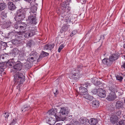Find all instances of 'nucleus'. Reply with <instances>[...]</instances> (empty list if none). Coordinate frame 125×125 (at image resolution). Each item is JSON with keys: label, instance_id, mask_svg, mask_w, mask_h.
Returning <instances> with one entry per match:
<instances>
[{"label": "nucleus", "instance_id": "nucleus-7", "mask_svg": "<svg viewBox=\"0 0 125 125\" xmlns=\"http://www.w3.org/2000/svg\"><path fill=\"white\" fill-rule=\"evenodd\" d=\"M36 17L33 15L29 16L28 18L26 20L28 23L36 24L37 22L36 21Z\"/></svg>", "mask_w": 125, "mask_h": 125}, {"label": "nucleus", "instance_id": "nucleus-14", "mask_svg": "<svg viewBox=\"0 0 125 125\" xmlns=\"http://www.w3.org/2000/svg\"><path fill=\"white\" fill-rule=\"evenodd\" d=\"M7 4L8 9L10 10H13L16 8L15 5L12 2H9Z\"/></svg>", "mask_w": 125, "mask_h": 125}, {"label": "nucleus", "instance_id": "nucleus-10", "mask_svg": "<svg viewBox=\"0 0 125 125\" xmlns=\"http://www.w3.org/2000/svg\"><path fill=\"white\" fill-rule=\"evenodd\" d=\"M79 93L81 95H84L87 92V89L84 87L81 86L79 88Z\"/></svg>", "mask_w": 125, "mask_h": 125}, {"label": "nucleus", "instance_id": "nucleus-2", "mask_svg": "<svg viewBox=\"0 0 125 125\" xmlns=\"http://www.w3.org/2000/svg\"><path fill=\"white\" fill-rule=\"evenodd\" d=\"M67 4L62 3L60 7L58 9L57 12L59 13V19L61 20L62 21H65L67 23L68 22H73L74 21L75 19L74 15L71 16H69L67 14H65V13L66 11V6Z\"/></svg>", "mask_w": 125, "mask_h": 125}, {"label": "nucleus", "instance_id": "nucleus-44", "mask_svg": "<svg viewBox=\"0 0 125 125\" xmlns=\"http://www.w3.org/2000/svg\"><path fill=\"white\" fill-rule=\"evenodd\" d=\"M5 25L7 27H8L10 26V25L11 24V22L9 21H7L5 23Z\"/></svg>", "mask_w": 125, "mask_h": 125}, {"label": "nucleus", "instance_id": "nucleus-5", "mask_svg": "<svg viewBox=\"0 0 125 125\" xmlns=\"http://www.w3.org/2000/svg\"><path fill=\"white\" fill-rule=\"evenodd\" d=\"M27 28H28V31L24 32L23 35L25 38H28L33 36L35 34V32L34 31V27H29Z\"/></svg>", "mask_w": 125, "mask_h": 125}, {"label": "nucleus", "instance_id": "nucleus-48", "mask_svg": "<svg viewBox=\"0 0 125 125\" xmlns=\"http://www.w3.org/2000/svg\"><path fill=\"white\" fill-rule=\"evenodd\" d=\"M104 35H101L100 36V40H104Z\"/></svg>", "mask_w": 125, "mask_h": 125}, {"label": "nucleus", "instance_id": "nucleus-43", "mask_svg": "<svg viewBox=\"0 0 125 125\" xmlns=\"http://www.w3.org/2000/svg\"><path fill=\"white\" fill-rule=\"evenodd\" d=\"M9 115V113H8L5 112L4 114V116L6 118H7Z\"/></svg>", "mask_w": 125, "mask_h": 125}, {"label": "nucleus", "instance_id": "nucleus-4", "mask_svg": "<svg viewBox=\"0 0 125 125\" xmlns=\"http://www.w3.org/2000/svg\"><path fill=\"white\" fill-rule=\"evenodd\" d=\"M30 10V9L29 8H25L23 10L20 12V14H18L15 18L16 21H20L21 19H23L25 18V16L26 13H28L29 12L30 13L29 10Z\"/></svg>", "mask_w": 125, "mask_h": 125}, {"label": "nucleus", "instance_id": "nucleus-50", "mask_svg": "<svg viewBox=\"0 0 125 125\" xmlns=\"http://www.w3.org/2000/svg\"><path fill=\"white\" fill-rule=\"evenodd\" d=\"M34 57H32L31 56H30V57H29V59L31 61H33V60L34 59Z\"/></svg>", "mask_w": 125, "mask_h": 125}, {"label": "nucleus", "instance_id": "nucleus-51", "mask_svg": "<svg viewBox=\"0 0 125 125\" xmlns=\"http://www.w3.org/2000/svg\"><path fill=\"white\" fill-rule=\"evenodd\" d=\"M116 114L118 116H120L121 114V112L120 111H118L116 113Z\"/></svg>", "mask_w": 125, "mask_h": 125}, {"label": "nucleus", "instance_id": "nucleus-28", "mask_svg": "<svg viewBox=\"0 0 125 125\" xmlns=\"http://www.w3.org/2000/svg\"><path fill=\"white\" fill-rule=\"evenodd\" d=\"M6 4L4 3H2L0 4V11L4 9L6 7Z\"/></svg>", "mask_w": 125, "mask_h": 125}, {"label": "nucleus", "instance_id": "nucleus-19", "mask_svg": "<svg viewBox=\"0 0 125 125\" xmlns=\"http://www.w3.org/2000/svg\"><path fill=\"white\" fill-rule=\"evenodd\" d=\"M54 46L53 44H46L44 45L43 48L45 49L51 50L53 48Z\"/></svg>", "mask_w": 125, "mask_h": 125}, {"label": "nucleus", "instance_id": "nucleus-17", "mask_svg": "<svg viewBox=\"0 0 125 125\" xmlns=\"http://www.w3.org/2000/svg\"><path fill=\"white\" fill-rule=\"evenodd\" d=\"M110 119L111 122L113 124L117 122L118 121V118L116 115L112 116L110 117Z\"/></svg>", "mask_w": 125, "mask_h": 125}, {"label": "nucleus", "instance_id": "nucleus-61", "mask_svg": "<svg viewBox=\"0 0 125 125\" xmlns=\"http://www.w3.org/2000/svg\"><path fill=\"white\" fill-rule=\"evenodd\" d=\"M67 0L68 2H70L71 1V0Z\"/></svg>", "mask_w": 125, "mask_h": 125}, {"label": "nucleus", "instance_id": "nucleus-37", "mask_svg": "<svg viewBox=\"0 0 125 125\" xmlns=\"http://www.w3.org/2000/svg\"><path fill=\"white\" fill-rule=\"evenodd\" d=\"M64 45L63 44H62L59 47L58 50V52H60L61 50L64 47Z\"/></svg>", "mask_w": 125, "mask_h": 125}, {"label": "nucleus", "instance_id": "nucleus-21", "mask_svg": "<svg viewBox=\"0 0 125 125\" xmlns=\"http://www.w3.org/2000/svg\"><path fill=\"white\" fill-rule=\"evenodd\" d=\"M89 120L88 123L91 125H95L98 122L97 120L96 119L92 118Z\"/></svg>", "mask_w": 125, "mask_h": 125}, {"label": "nucleus", "instance_id": "nucleus-33", "mask_svg": "<svg viewBox=\"0 0 125 125\" xmlns=\"http://www.w3.org/2000/svg\"><path fill=\"white\" fill-rule=\"evenodd\" d=\"M98 79L94 77L92 79L91 81L95 85L97 84V82L98 81Z\"/></svg>", "mask_w": 125, "mask_h": 125}, {"label": "nucleus", "instance_id": "nucleus-30", "mask_svg": "<svg viewBox=\"0 0 125 125\" xmlns=\"http://www.w3.org/2000/svg\"><path fill=\"white\" fill-rule=\"evenodd\" d=\"M7 12L6 11H2L1 12L0 14V16L2 18L4 19L7 17Z\"/></svg>", "mask_w": 125, "mask_h": 125}, {"label": "nucleus", "instance_id": "nucleus-63", "mask_svg": "<svg viewBox=\"0 0 125 125\" xmlns=\"http://www.w3.org/2000/svg\"><path fill=\"white\" fill-rule=\"evenodd\" d=\"M66 125H70V124H67Z\"/></svg>", "mask_w": 125, "mask_h": 125}, {"label": "nucleus", "instance_id": "nucleus-40", "mask_svg": "<svg viewBox=\"0 0 125 125\" xmlns=\"http://www.w3.org/2000/svg\"><path fill=\"white\" fill-rule=\"evenodd\" d=\"M37 54V53L36 52L33 51L30 54V55H31V56L32 55L33 57H35L34 56L36 55Z\"/></svg>", "mask_w": 125, "mask_h": 125}, {"label": "nucleus", "instance_id": "nucleus-29", "mask_svg": "<svg viewBox=\"0 0 125 125\" xmlns=\"http://www.w3.org/2000/svg\"><path fill=\"white\" fill-rule=\"evenodd\" d=\"M84 97L90 100H92L94 98L93 96H91L88 94H86L84 95Z\"/></svg>", "mask_w": 125, "mask_h": 125}, {"label": "nucleus", "instance_id": "nucleus-57", "mask_svg": "<svg viewBox=\"0 0 125 125\" xmlns=\"http://www.w3.org/2000/svg\"><path fill=\"white\" fill-rule=\"evenodd\" d=\"M122 66L125 69V62L123 64Z\"/></svg>", "mask_w": 125, "mask_h": 125}, {"label": "nucleus", "instance_id": "nucleus-56", "mask_svg": "<svg viewBox=\"0 0 125 125\" xmlns=\"http://www.w3.org/2000/svg\"><path fill=\"white\" fill-rule=\"evenodd\" d=\"M72 35H74L75 34V31H73L72 32Z\"/></svg>", "mask_w": 125, "mask_h": 125}, {"label": "nucleus", "instance_id": "nucleus-49", "mask_svg": "<svg viewBox=\"0 0 125 125\" xmlns=\"http://www.w3.org/2000/svg\"><path fill=\"white\" fill-rule=\"evenodd\" d=\"M53 93L55 95H57L58 94V90L56 89L55 90H53Z\"/></svg>", "mask_w": 125, "mask_h": 125}, {"label": "nucleus", "instance_id": "nucleus-42", "mask_svg": "<svg viewBox=\"0 0 125 125\" xmlns=\"http://www.w3.org/2000/svg\"><path fill=\"white\" fill-rule=\"evenodd\" d=\"M117 124V125H125V124L124 123L123 120L119 121Z\"/></svg>", "mask_w": 125, "mask_h": 125}, {"label": "nucleus", "instance_id": "nucleus-38", "mask_svg": "<svg viewBox=\"0 0 125 125\" xmlns=\"http://www.w3.org/2000/svg\"><path fill=\"white\" fill-rule=\"evenodd\" d=\"M13 43L15 45H17L19 44V42L18 40H15L12 41Z\"/></svg>", "mask_w": 125, "mask_h": 125}, {"label": "nucleus", "instance_id": "nucleus-35", "mask_svg": "<svg viewBox=\"0 0 125 125\" xmlns=\"http://www.w3.org/2000/svg\"><path fill=\"white\" fill-rule=\"evenodd\" d=\"M98 88V89H94L92 91V92L94 94H97L99 92Z\"/></svg>", "mask_w": 125, "mask_h": 125}, {"label": "nucleus", "instance_id": "nucleus-31", "mask_svg": "<svg viewBox=\"0 0 125 125\" xmlns=\"http://www.w3.org/2000/svg\"><path fill=\"white\" fill-rule=\"evenodd\" d=\"M49 54V53L43 51H42L41 53V57L42 58H43L47 56Z\"/></svg>", "mask_w": 125, "mask_h": 125}, {"label": "nucleus", "instance_id": "nucleus-27", "mask_svg": "<svg viewBox=\"0 0 125 125\" xmlns=\"http://www.w3.org/2000/svg\"><path fill=\"white\" fill-rule=\"evenodd\" d=\"M107 109L109 110L112 111L115 109L114 106L112 104H109L107 105Z\"/></svg>", "mask_w": 125, "mask_h": 125}, {"label": "nucleus", "instance_id": "nucleus-16", "mask_svg": "<svg viewBox=\"0 0 125 125\" xmlns=\"http://www.w3.org/2000/svg\"><path fill=\"white\" fill-rule=\"evenodd\" d=\"M119 56V55L117 53L113 54L110 57V60H111L112 62L115 60H116Z\"/></svg>", "mask_w": 125, "mask_h": 125}, {"label": "nucleus", "instance_id": "nucleus-8", "mask_svg": "<svg viewBox=\"0 0 125 125\" xmlns=\"http://www.w3.org/2000/svg\"><path fill=\"white\" fill-rule=\"evenodd\" d=\"M116 98V96L114 93H110L107 96L106 99L109 101H113Z\"/></svg>", "mask_w": 125, "mask_h": 125}, {"label": "nucleus", "instance_id": "nucleus-23", "mask_svg": "<svg viewBox=\"0 0 125 125\" xmlns=\"http://www.w3.org/2000/svg\"><path fill=\"white\" fill-rule=\"evenodd\" d=\"M30 108V106L29 105H23L21 108V111L22 112H24Z\"/></svg>", "mask_w": 125, "mask_h": 125}, {"label": "nucleus", "instance_id": "nucleus-54", "mask_svg": "<svg viewBox=\"0 0 125 125\" xmlns=\"http://www.w3.org/2000/svg\"><path fill=\"white\" fill-rule=\"evenodd\" d=\"M42 58L41 57V55H40V56L39 57L38 59L37 60V61L38 62H39L42 59Z\"/></svg>", "mask_w": 125, "mask_h": 125}, {"label": "nucleus", "instance_id": "nucleus-13", "mask_svg": "<svg viewBox=\"0 0 125 125\" xmlns=\"http://www.w3.org/2000/svg\"><path fill=\"white\" fill-rule=\"evenodd\" d=\"M79 72H76L75 73L71 74L70 75V78L71 79H72L75 80H78V79L79 77Z\"/></svg>", "mask_w": 125, "mask_h": 125}, {"label": "nucleus", "instance_id": "nucleus-46", "mask_svg": "<svg viewBox=\"0 0 125 125\" xmlns=\"http://www.w3.org/2000/svg\"><path fill=\"white\" fill-rule=\"evenodd\" d=\"M95 85H98L99 87H100L102 85V83L98 81L97 82V84H96Z\"/></svg>", "mask_w": 125, "mask_h": 125}, {"label": "nucleus", "instance_id": "nucleus-3", "mask_svg": "<svg viewBox=\"0 0 125 125\" xmlns=\"http://www.w3.org/2000/svg\"><path fill=\"white\" fill-rule=\"evenodd\" d=\"M69 110L67 107H61L60 111L59 112L58 115L59 116H57L58 120L59 121H64L66 118V116L67 115V114L69 112Z\"/></svg>", "mask_w": 125, "mask_h": 125}, {"label": "nucleus", "instance_id": "nucleus-20", "mask_svg": "<svg viewBox=\"0 0 125 125\" xmlns=\"http://www.w3.org/2000/svg\"><path fill=\"white\" fill-rule=\"evenodd\" d=\"M80 123L82 124H87L89 122V120L86 118H81L79 119Z\"/></svg>", "mask_w": 125, "mask_h": 125}, {"label": "nucleus", "instance_id": "nucleus-53", "mask_svg": "<svg viewBox=\"0 0 125 125\" xmlns=\"http://www.w3.org/2000/svg\"><path fill=\"white\" fill-rule=\"evenodd\" d=\"M61 79V78L60 77V78H59L58 79H56L55 81V83H57V82H58L57 83H58V84H59V82H58L59 81V80H60Z\"/></svg>", "mask_w": 125, "mask_h": 125}, {"label": "nucleus", "instance_id": "nucleus-18", "mask_svg": "<svg viewBox=\"0 0 125 125\" xmlns=\"http://www.w3.org/2000/svg\"><path fill=\"white\" fill-rule=\"evenodd\" d=\"M46 121L51 125H53L54 124L55 122V121L52 117L47 118Z\"/></svg>", "mask_w": 125, "mask_h": 125}, {"label": "nucleus", "instance_id": "nucleus-59", "mask_svg": "<svg viewBox=\"0 0 125 125\" xmlns=\"http://www.w3.org/2000/svg\"><path fill=\"white\" fill-rule=\"evenodd\" d=\"M55 125H62V124L61 123H57Z\"/></svg>", "mask_w": 125, "mask_h": 125}, {"label": "nucleus", "instance_id": "nucleus-58", "mask_svg": "<svg viewBox=\"0 0 125 125\" xmlns=\"http://www.w3.org/2000/svg\"><path fill=\"white\" fill-rule=\"evenodd\" d=\"M0 58H2V59H4V57L2 55L0 56Z\"/></svg>", "mask_w": 125, "mask_h": 125}, {"label": "nucleus", "instance_id": "nucleus-36", "mask_svg": "<svg viewBox=\"0 0 125 125\" xmlns=\"http://www.w3.org/2000/svg\"><path fill=\"white\" fill-rule=\"evenodd\" d=\"M68 28V27L66 25H64L62 28V29L63 31H65Z\"/></svg>", "mask_w": 125, "mask_h": 125}, {"label": "nucleus", "instance_id": "nucleus-25", "mask_svg": "<svg viewBox=\"0 0 125 125\" xmlns=\"http://www.w3.org/2000/svg\"><path fill=\"white\" fill-rule=\"evenodd\" d=\"M4 67V63H0V77L1 78L2 75L1 74L4 71L3 68Z\"/></svg>", "mask_w": 125, "mask_h": 125}, {"label": "nucleus", "instance_id": "nucleus-26", "mask_svg": "<svg viewBox=\"0 0 125 125\" xmlns=\"http://www.w3.org/2000/svg\"><path fill=\"white\" fill-rule=\"evenodd\" d=\"M30 9V10H31V12L32 13H34L37 10V7L35 6L31 5V7L29 8Z\"/></svg>", "mask_w": 125, "mask_h": 125}, {"label": "nucleus", "instance_id": "nucleus-60", "mask_svg": "<svg viewBox=\"0 0 125 125\" xmlns=\"http://www.w3.org/2000/svg\"><path fill=\"white\" fill-rule=\"evenodd\" d=\"M123 47L125 49V43Z\"/></svg>", "mask_w": 125, "mask_h": 125}, {"label": "nucleus", "instance_id": "nucleus-41", "mask_svg": "<svg viewBox=\"0 0 125 125\" xmlns=\"http://www.w3.org/2000/svg\"><path fill=\"white\" fill-rule=\"evenodd\" d=\"M25 1L28 2L30 3V5H32V2H34L35 0H24Z\"/></svg>", "mask_w": 125, "mask_h": 125}, {"label": "nucleus", "instance_id": "nucleus-24", "mask_svg": "<svg viewBox=\"0 0 125 125\" xmlns=\"http://www.w3.org/2000/svg\"><path fill=\"white\" fill-rule=\"evenodd\" d=\"M19 57H21L20 58L23 59L24 57L26 56V53L24 51H21L19 53Z\"/></svg>", "mask_w": 125, "mask_h": 125}, {"label": "nucleus", "instance_id": "nucleus-55", "mask_svg": "<svg viewBox=\"0 0 125 125\" xmlns=\"http://www.w3.org/2000/svg\"><path fill=\"white\" fill-rule=\"evenodd\" d=\"M74 124V125H79V123L78 122H75Z\"/></svg>", "mask_w": 125, "mask_h": 125}, {"label": "nucleus", "instance_id": "nucleus-32", "mask_svg": "<svg viewBox=\"0 0 125 125\" xmlns=\"http://www.w3.org/2000/svg\"><path fill=\"white\" fill-rule=\"evenodd\" d=\"M109 90L111 91L110 93H114L116 91V88L115 87L111 86L109 87Z\"/></svg>", "mask_w": 125, "mask_h": 125}, {"label": "nucleus", "instance_id": "nucleus-64", "mask_svg": "<svg viewBox=\"0 0 125 125\" xmlns=\"http://www.w3.org/2000/svg\"><path fill=\"white\" fill-rule=\"evenodd\" d=\"M124 56L125 57V55H124Z\"/></svg>", "mask_w": 125, "mask_h": 125}, {"label": "nucleus", "instance_id": "nucleus-22", "mask_svg": "<svg viewBox=\"0 0 125 125\" xmlns=\"http://www.w3.org/2000/svg\"><path fill=\"white\" fill-rule=\"evenodd\" d=\"M99 101L96 100H93L92 103L93 107L94 108H97L99 106Z\"/></svg>", "mask_w": 125, "mask_h": 125}, {"label": "nucleus", "instance_id": "nucleus-9", "mask_svg": "<svg viewBox=\"0 0 125 125\" xmlns=\"http://www.w3.org/2000/svg\"><path fill=\"white\" fill-rule=\"evenodd\" d=\"M98 90V96L101 98L105 97L106 94L105 91L100 88H99Z\"/></svg>", "mask_w": 125, "mask_h": 125}, {"label": "nucleus", "instance_id": "nucleus-12", "mask_svg": "<svg viewBox=\"0 0 125 125\" xmlns=\"http://www.w3.org/2000/svg\"><path fill=\"white\" fill-rule=\"evenodd\" d=\"M102 62L108 66H110L112 63V62L110 60V58L109 59L105 58L102 60Z\"/></svg>", "mask_w": 125, "mask_h": 125}, {"label": "nucleus", "instance_id": "nucleus-11", "mask_svg": "<svg viewBox=\"0 0 125 125\" xmlns=\"http://www.w3.org/2000/svg\"><path fill=\"white\" fill-rule=\"evenodd\" d=\"M124 104L123 102L118 101L116 103L115 107L116 109L122 108L124 106Z\"/></svg>", "mask_w": 125, "mask_h": 125}, {"label": "nucleus", "instance_id": "nucleus-39", "mask_svg": "<svg viewBox=\"0 0 125 125\" xmlns=\"http://www.w3.org/2000/svg\"><path fill=\"white\" fill-rule=\"evenodd\" d=\"M33 42V41L32 40H31L28 41L27 43V45L30 47L31 46L32 42Z\"/></svg>", "mask_w": 125, "mask_h": 125}, {"label": "nucleus", "instance_id": "nucleus-6", "mask_svg": "<svg viewBox=\"0 0 125 125\" xmlns=\"http://www.w3.org/2000/svg\"><path fill=\"white\" fill-rule=\"evenodd\" d=\"M27 25L24 23L17 22L14 25L15 29L19 31H23L26 28Z\"/></svg>", "mask_w": 125, "mask_h": 125}, {"label": "nucleus", "instance_id": "nucleus-1", "mask_svg": "<svg viewBox=\"0 0 125 125\" xmlns=\"http://www.w3.org/2000/svg\"><path fill=\"white\" fill-rule=\"evenodd\" d=\"M6 65L9 67H13V71L17 72L14 75V84L16 85L17 89L19 90L25 79V77L23 74L19 72L22 69L21 63L18 61L15 63L13 59L9 60L6 63Z\"/></svg>", "mask_w": 125, "mask_h": 125}, {"label": "nucleus", "instance_id": "nucleus-15", "mask_svg": "<svg viewBox=\"0 0 125 125\" xmlns=\"http://www.w3.org/2000/svg\"><path fill=\"white\" fill-rule=\"evenodd\" d=\"M57 113V110L56 109H52L51 110H50L48 112V113L49 114V115H54L55 117L56 118V120H58V118H57V116H57L56 115Z\"/></svg>", "mask_w": 125, "mask_h": 125}, {"label": "nucleus", "instance_id": "nucleus-62", "mask_svg": "<svg viewBox=\"0 0 125 125\" xmlns=\"http://www.w3.org/2000/svg\"><path fill=\"white\" fill-rule=\"evenodd\" d=\"M98 50H99L100 49V47H99L98 49H97Z\"/></svg>", "mask_w": 125, "mask_h": 125}, {"label": "nucleus", "instance_id": "nucleus-45", "mask_svg": "<svg viewBox=\"0 0 125 125\" xmlns=\"http://www.w3.org/2000/svg\"><path fill=\"white\" fill-rule=\"evenodd\" d=\"M116 79L119 80L121 81L123 79V78L120 76L118 75L116 76Z\"/></svg>", "mask_w": 125, "mask_h": 125}, {"label": "nucleus", "instance_id": "nucleus-52", "mask_svg": "<svg viewBox=\"0 0 125 125\" xmlns=\"http://www.w3.org/2000/svg\"><path fill=\"white\" fill-rule=\"evenodd\" d=\"M89 85V84L87 83L86 82L83 85V86H84L85 87H87Z\"/></svg>", "mask_w": 125, "mask_h": 125}, {"label": "nucleus", "instance_id": "nucleus-47", "mask_svg": "<svg viewBox=\"0 0 125 125\" xmlns=\"http://www.w3.org/2000/svg\"><path fill=\"white\" fill-rule=\"evenodd\" d=\"M24 32L23 31H19L17 32V34L19 35H21L22 34H23Z\"/></svg>", "mask_w": 125, "mask_h": 125}, {"label": "nucleus", "instance_id": "nucleus-34", "mask_svg": "<svg viewBox=\"0 0 125 125\" xmlns=\"http://www.w3.org/2000/svg\"><path fill=\"white\" fill-rule=\"evenodd\" d=\"M82 66H78L76 68V69H74V70H73V71H74L75 72H78L79 71H80L82 68Z\"/></svg>", "mask_w": 125, "mask_h": 125}]
</instances>
